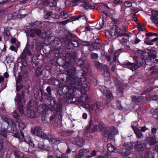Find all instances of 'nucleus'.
Instances as JSON below:
<instances>
[{
    "mask_svg": "<svg viewBox=\"0 0 158 158\" xmlns=\"http://www.w3.org/2000/svg\"><path fill=\"white\" fill-rule=\"evenodd\" d=\"M66 68V71L68 73V77L66 81L70 82L71 86L68 89V93L67 94L66 101L69 103H74L77 104L76 98L75 97V89H77L81 87V80L80 79L83 78L86 74L87 70L82 71L81 75L78 77L76 76L77 73L76 72L74 67L70 64L67 63L64 65Z\"/></svg>",
    "mask_w": 158,
    "mask_h": 158,
    "instance_id": "obj_1",
    "label": "nucleus"
},
{
    "mask_svg": "<svg viewBox=\"0 0 158 158\" xmlns=\"http://www.w3.org/2000/svg\"><path fill=\"white\" fill-rule=\"evenodd\" d=\"M88 107H89V111L90 114V119L88 127H90L93 125V122L92 118L93 117L95 121H97L99 117V114L102 112L103 109L100 103L97 102L92 104L90 106L87 104Z\"/></svg>",
    "mask_w": 158,
    "mask_h": 158,
    "instance_id": "obj_2",
    "label": "nucleus"
},
{
    "mask_svg": "<svg viewBox=\"0 0 158 158\" xmlns=\"http://www.w3.org/2000/svg\"><path fill=\"white\" fill-rule=\"evenodd\" d=\"M124 31L120 29L117 26L114 25L112 27L109 32L110 35L112 36L117 35L118 36H128V34L126 33L125 28H124Z\"/></svg>",
    "mask_w": 158,
    "mask_h": 158,
    "instance_id": "obj_3",
    "label": "nucleus"
},
{
    "mask_svg": "<svg viewBox=\"0 0 158 158\" xmlns=\"http://www.w3.org/2000/svg\"><path fill=\"white\" fill-rule=\"evenodd\" d=\"M47 104L49 106L52 110L59 111L62 108V105L60 103H57L54 98L49 97L47 98Z\"/></svg>",
    "mask_w": 158,
    "mask_h": 158,
    "instance_id": "obj_4",
    "label": "nucleus"
},
{
    "mask_svg": "<svg viewBox=\"0 0 158 158\" xmlns=\"http://www.w3.org/2000/svg\"><path fill=\"white\" fill-rule=\"evenodd\" d=\"M66 43V47L73 46V47H77L79 46V42L77 40L76 37L71 32L68 33Z\"/></svg>",
    "mask_w": 158,
    "mask_h": 158,
    "instance_id": "obj_5",
    "label": "nucleus"
},
{
    "mask_svg": "<svg viewBox=\"0 0 158 158\" xmlns=\"http://www.w3.org/2000/svg\"><path fill=\"white\" fill-rule=\"evenodd\" d=\"M11 131L12 133V135L14 137L18 138L19 139H23L24 137V134L22 131L19 130L16 127V125L15 122H13L11 126Z\"/></svg>",
    "mask_w": 158,
    "mask_h": 158,
    "instance_id": "obj_6",
    "label": "nucleus"
},
{
    "mask_svg": "<svg viewBox=\"0 0 158 158\" xmlns=\"http://www.w3.org/2000/svg\"><path fill=\"white\" fill-rule=\"evenodd\" d=\"M117 132V130L113 127H108L105 128L104 132L105 138L107 139H111L113 138V136Z\"/></svg>",
    "mask_w": 158,
    "mask_h": 158,
    "instance_id": "obj_7",
    "label": "nucleus"
},
{
    "mask_svg": "<svg viewBox=\"0 0 158 158\" xmlns=\"http://www.w3.org/2000/svg\"><path fill=\"white\" fill-rule=\"evenodd\" d=\"M100 90L103 93V94L106 96V98L107 100L106 104L110 102L113 98L112 94L110 91L108 90L106 87L103 86L100 88Z\"/></svg>",
    "mask_w": 158,
    "mask_h": 158,
    "instance_id": "obj_8",
    "label": "nucleus"
},
{
    "mask_svg": "<svg viewBox=\"0 0 158 158\" xmlns=\"http://www.w3.org/2000/svg\"><path fill=\"white\" fill-rule=\"evenodd\" d=\"M119 153L123 156L126 157L129 156L131 153V151L125 147L123 146L119 151Z\"/></svg>",
    "mask_w": 158,
    "mask_h": 158,
    "instance_id": "obj_9",
    "label": "nucleus"
},
{
    "mask_svg": "<svg viewBox=\"0 0 158 158\" xmlns=\"http://www.w3.org/2000/svg\"><path fill=\"white\" fill-rule=\"evenodd\" d=\"M138 64L137 61H136L135 63H131L129 61H127L125 62L124 64L126 66H129L128 68L132 71H135L137 68Z\"/></svg>",
    "mask_w": 158,
    "mask_h": 158,
    "instance_id": "obj_10",
    "label": "nucleus"
},
{
    "mask_svg": "<svg viewBox=\"0 0 158 158\" xmlns=\"http://www.w3.org/2000/svg\"><path fill=\"white\" fill-rule=\"evenodd\" d=\"M114 81L116 83L117 91L120 93L123 94V87L122 84L117 78H114Z\"/></svg>",
    "mask_w": 158,
    "mask_h": 158,
    "instance_id": "obj_11",
    "label": "nucleus"
},
{
    "mask_svg": "<svg viewBox=\"0 0 158 158\" xmlns=\"http://www.w3.org/2000/svg\"><path fill=\"white\" fill-rule=\"evenodd\" d=\"M158 42V37L153 39H151L149 37H146L145 38L144 43L146 44L151 45L153 44V43L156 44Z\"/></svg>",
    "mask_w": 158,
    "mask_h": 158,
    "instance_id": "obj_12",
    "label": "nucleus"
},
{
    "mask_svg": "<svg viewBox=\"0 0 158 158\" xmlns=\"http://www.w3.org/2000/svg\"><path fill=\"white\" fill-rule=\"evenodd\" d=\"M31 53L30 50L28 48H25L23 50V53L20 56V58L21 60H25L27 56H30L31 55Z\"/></svg>",
    "mask_w": 158,
    "mask_h": 158,
    "instance_id": "obj_13",
    "label": "nucleus"
},
{
    "mask_svg": "<svg viewBox=\"0 0 158 158\" xmlns=\"http://www.w3.org/2000/svg\"><path fill=\"white\" fill-rule=\"evenodd\" d=\"M74 132L73 130H63L59 132V134L60 136L67 137L71 136Z\"/></svg>",
    "mask_w": 158,
    "mask_h": 158,
    "instance_id": "obj_14",
    "label": "nucleus"
},
{
    "mask_svg": "<svg viewBox=\"0 0 158 158\" xmlns=\"http://www.w3.org/2000/svg\"><path fill=\"white\" fill-rule=\"evenodd\" d=\"M157 55L153 53H149L148 54V58L150 61H152L154 63L158 62V59H156Z\"/></svg>",
    "mask_w": 158,
    "mask_h": 158,
    "instance_id": "obj_15",
    "label": "nucleus"
},
{
    "mask_svg": "<svg viewBox=\"0 0 158 158\" xmlns=\"http://www.w3.org/2000/svg\"><path fill=\"white\" fill-rule=\"evenodd\" d=\"M66 82H67L65 81ZM69 82L68 84H69L68 85V86H65L63 88H62V92L64 94H61V95H60V97L61 98H65V97L67 96V94L68 93V89H69L70 88V86H71V85L70 84V82Z\"/></svg>",
    "mask_w": 158,
    "mask_h": 158,
    "instance_id": "obj_16",
    "label": "nucleus"
},
{
    "mask_svg": "<svg viewBox=\"0 0 158 158\" xmlns=\"http://www.w3.org/2000/svg\"><path fill=\"white\" fill-rule=\"evenodd\" d=\"M147 141L151 145L155 144L156 143V137L155 135L151 136L147 138Z\"/></svg>",
    "mask_w": 158,
    "mask_h": 158,
    "instance_id": "obj_17",
    "label": "nucleus"
},
{
    "mask_svg": "<svg viewBox=\"0 0 158 158\" xmlns=\"http://www.w3.org/2000/svg\"><path fill=\"white\" fill-rule=\"evenodd\" d=\"M124 147H126L128 149H132L133 148H135V149L138 151V145L137 144H135V143H124Z\"/></svg>",
    "mask_w": 158,
    "mask_h": 158,
    "instance_id": "obj_18",
    "label": "nucleus"
},
{
    "mask_svg": "<svg viewBox=\"0 0 158 158\" xmlns=\"http://www.w3.org/2000/svg\"><path fill=\"white\" fill-rule=\"evenodd\" d=\"M143 31H145V27L144 25L139 23V36L143 38L146 35L143 36V33L142 32Z\"/></svg>",
    "mask_w": 158,
    "mask_h": 158,
    "instance_id": "obj_19",
    "label": "nucleus"
},
{
    "mask_svg": "<svg viewBox=\"0 0 158 158\" xmlns=\"http://www.w3.org/2000/svg\"><path fill=\"white\" fill-rule=\"evenodd\" d=\"M81 6L87 10L93 9L95 7V6H94L89 5V2L88 1H85Z\"/></svg>",
    "mask_w": 158,
    "mask_h": 158,
    "instance_id": "obj_20",
    "label": "nucleus"
},
{
    "mask_svg": "<svg viewBox=\"0 0 158 158\" xmlns=\"http://www.w3.org/2000/svg\"><path fill=\"white\" fill-rule=\"evenodd\" d=\"M107 149L108 151L111 152H114L116 153L118 152V150L117 148L114 147L111 143L108 144Z\"/></svg>",
    "mask_w": 158,
    "mask_h": 158,
    "instance_id": "obj_21",
    "label": "nucleus"
},
{
    "mask_svg": "<svg viewBox=\"0 0 158 158\" xmlns=\"http://www.w3.org/2000/svg\"><path fill=\"white\" fill-rule=\"evenodd\" d=\"M46 90L48 92V94H47L45 92H43L42 90H40L41 93L42 95H43L44 94L45 96H47V97L48 98L49 97H51V96L52 95L51 88L50 86H48L46 89Z\"/></svg>",
    "mask_w": 158,
    "mask_h": 158,
    "instance_id": "obj_22",
    "label": "nucleus"
},
{
    "mask_svg": "<svg viewBox=\"0 0 158 158\" xmlns=\"http://www.w3.org/2000/svg\"><path fill=\"white\" fill-rule=\"evenodd\" d=\"M1 117L2 119L4 120V121H5L8 124V125L11 123H12V124L13 123L15 122L10 118L6 117L4 115H1Z\"/></svg>",
    "mask_w": 158,
    "mask_h": 158,
    "instance_id": "obj_23",
    "label": "nucleus"
},
{
    "mask_svg": "<svg viewBox=\"0 0 158 158\" xmlns=\"http://www.w3.org/2000/svg\"><path fill=\"white\" fill-rule=\"evenodd\" d=\"M65 74L64 73H59L57 75V79L60 83L62 84L64 80Z\"/></svg>",
    "mask_w": 158,
    "mask_h": 158,
    "instance_id": "obj_24",
    "label": "nucleus"
},
{
    "mask_svg": "<svg viewBox=\"0 0 158 158\" xmlns=\"http://www.w3.org/2000/svg\"><path fill=\"white\" fill-rule=\"evenodd\" d=\"M109 68L106 66H105L103 67L104 73L103 75L104 77H108L110 76V74L109 72Z\"/></svg>",
    "mask_w": 158,
    "mask_h": 158,
    "instance_id": "obj_25",
    "label": "nucleus"
},
{
    "mask_svg": "<svg viewBox=\"0 0 158 158\" xmlns=\"http://www.w3.org/2000/svg\"><path fill=\"white\" fill-rule=\"evenodd\" d=\"M67 35L64 36L63 37H62L60 39H59L58 38H56V40L57 41V43L58 44L60 43L64 42V43H65V44L67 41Z\"/></svg>",
    "mask_w": 158,
    "mask_h": 158,
    "instance_id": "obj_26",
    "label": "nucleus"
},
{
    "mask_svg": "<svg viewBox=\"0 0 158 158\" xmlns=\"http://www.w3.org/2000/svg\"><path fill=\"white\" fill-rule=\"evenodd\" d=\"M66 57H69L71 59H75L77 57V54L74 51L71 53H68L65 55Z\"/></svg>",
    "mask_w": 158,
    "mask_h": 158,
    "instance_id": "obj_27",
    "label": "nucleus"
},
{
    "mask_svg": "<svg viewBox=\"0 0 158 158\" xmlns=\"http://www.w3.org/2000/svg\"><path fill=\"white\" fill-rule=\"evenodd\" d=\"M139 107H140L141 108L142 107V108L143 107V104L145 102V100L143 96H139Z\"/></svg>",
    "mask_w": 158,
    "mask_h": 158,
    "instance_id": "obj_28",
    "label": "nucleus"
},
{
    "mask_svg": "<svg viewBox=\"0 0 158 158\" xmlns=\"http://www.w3.org/2000/svg\"><path fill=\"white\" fill-rule=\"evenodd\" d=\"M35 29H31L27 31V36H29L31 37L35 36Z\"/></svg>",
    "mask_w": 158,
    "mask_h": 158,
    "instance_id": "obj_29",
    "label": "nucleus"
},
{
    "mask_svg": "<svg viewBox=\"0 0 158 158\" xmlns=\"http://www.w3.org/2000/svg\"><path fill=\"white\" fill-rule=\"evenodd\" d=\"M49 142L53 145H57L60 143V140L53 138H51L49 140Z\"/></svg>",
    "mask_w": 158,
    "mask_h": 158,
    "instance_id": "obj_30",
    "label": "nucleus"
},
{
    "mask_svg": "<svg viewBox=\"0 0 158 158\" xmlns=\"http://www.w3.org/2000/svg\"><path fill=\"white\" fill-rule=\"evenodd\" d=\"M7 131L6 129L4 128L3 130H0V135H1L4 138L7 137Z\"/></svg>",
    "mask_w": 158,
    "mask_h": 158,
    "instance_id": "obj_31",
    "label": "nucleus"
},
{
    "mask_svg": "<svg viewBox=\"0 0 158 158\" xmlns=\"http://www.w3.org/2000/svg\"><path fill=\"white\" fill-rule=\"evenodd\" d=\"M89 152V151L88 149H82L80 150L79 152V153L82 156L84 155L87 154Z\"/></svg>",
    "mask_w": 158,
    "mask_h": 158,
    "instance_id": "obj_32",
    "label": "nucleus"
},
{
    "mask_svg": "<svg viewBox=\"0 0 158 158\" xmlns=\"http://www.w3.org/2000/svg\"><path fill=\"white\" fill-rule=\"evenodd\" d=\"M150 19L152 22L156 24V26L158 27V17L156 15H152Z\"/></svg>",
    "mask_w": 158,
    "mask_h": 158,
    "instance_id": "obj_33",
    "label": "nucleus"
},
{
    "mask_svg": "<svg viewBox=\"0 0 158 158\" xmlns=\"http://www.w3.org/2000/svg\"><path fill=\"white\" fill-rule=\"evenodd\" d=\"M39 132L35 135L41 138L45 139L46 138V135L41 130H39Z\"/></svg>",
    "mask_w": 158,
    "mask_h": 158,
    "instance_id": "obj_34",
    "label": "nucleus"
},
{
    "mask_svg": "<svg viewBox=\"0 0 158 158\" xmlns=\"http://www.w3.org/2000/svg\"><path fill=\"white\" fill-rule=\"evenodd\" d=\"M95 44L94 42L92 43L91 44H89V50L91 51L97 49L98 46L95 45Z\"/></svg>",
    "mask_w": 158,
    "mask_h": 158,
    "instance_id": "obj_35",
    "label": "nucleus"
},
{
    "mask_svg": "<svg viewBox=\"0 0 158 158\" xmlns=\"http://www.w3.org/2000/svg\"><path fill=\"white\" fill-rule=\"evenodd\" d=\"M14 152L16 158H25L23 155L20 152L17 151H15Z\"/></svg>",
    "mask_w": 158,
    "mask_h": 158,
    "instance_id": "obj_36",
    "label": "nucleus"
},
{
    "mask_svg": "<svg viewBox=\"0 0 158 158\" xmlns=\"http://www.w3.org/2000/svg\"><path fill=\"white\" fill-rule=\"evenodd\" d=\"M75 64L77 65L81 66L83 65L84 62L82 60L78 59L76 60Z\"/></svg>",
    "mask_w": 158,
    "mask_h": 158,
    "instance_id": "obj_37",
    "label": "nucleus"
},
{
    "mask_svg": "<svg viewBox=\"0 0 158 158\" xmlns=\"http://www.w3.org/2000/svg\"><path fill=\"white\" fill-rule=\"evenodd\" d=\"M146 144L144 143L139 144V151H142L146 149Z\"/></svg>",
    "mask_w": 158,
    "mask_h": 158,
    "instance_id": "obj_38",
    "label": "nucleus"
},
{
    "mask_svg": "<svg viewBox=\"0 0 158 158\" xmlns=\"http://www.w3.org/2000/svg\"><path fill=\"white\" fill-rule=\"evenodd\" d=\"M76 141L77 144L80 147L82 146L84 144V142L82 139H77Z\"/></svg>",
    "mask_w": 158,
    "mask_h": 158,
    "instance_id": "obj_39",
    "label": "nucleus"
},
{
    "mask_svg": "<svg viewBox=\"0 0 158 158\" xmlns=\"http://www.w3.org/2000/svg\"><path fill=\"white\" fill-rule=\"evenodd\" d=\"M18 105V109L19 110V112L20 114H23V106L22 105V103L19 104H17Z\"/></svg>",
    "mask_w": 158,
    "mask_h": 158,
    "instance_id": "obj_40",
    "label": "nucleus"
},
{
    "mask_svg": "<svg viewBox=\"0 0 158 158\" xmlns=\"http://www.w3.org/2000/svg\"><path fill=\"white\" fill-rule=\"evenodd\" d=\"M41 128L40 127H35L34 129H31V131L34 134H36L39 132V130H41Z\"/></svg>",
    "mask_w": 158,
    "mask_h": 158,
    "instance_id": "obj_41",
    "label": "nucleus"
},
{
    "mask_svg": "<svg viewBox=\"0 0 158 158\" xmlns=\"http://www.w3.org/2000/svg\"><path fill=\"white\" fill-rule=\"evenodd\" d=\"M29 147L28 151L30 152H33L34 151L35 145L33 142L29 143Z\"/></svg>",
    "mask_w": 158,
    "mask_h": 158,
    "instance_id": "obj_42",
    "label": "nucleus"
},
{
    "mask_svg": "<svg viewBox=\"0 0 158 158\" xmlns=\"http://www.w3.org/2000/svg\"><path fill=\"white\" fill-rule=\"evenodd\" d=\"M136 123L133 122L132 124V127L133 128V129L135 134L136 136L138 137V129L135 127L134 125V123Z\"/></svg>",
    "mask_w": 158,
    "mask_h": 158,
    "instance_id": "obj_43",
    "label": "nucleus"
},
{
    "mask_svg": "<svg viewBox=\"0 0 158 158\" xmlns=\"http://www.w3.org/2000/svg\"><path fill=\"white\" fill-rule=\"evenodd\" d=\"M149 98L151 100H156L158 99V95H153L152 94H151L149 95Z\"/></svg>",
    "mask_w": 158,
    "mask_h": 158,
    "instance_id": "obj_44",
    "label": "nucleus"
},
{
    "mask_svg": "<svg viewBox=\"0 0 158 158\" xmlns=\"http://www.w3.org/2000/svg\"><path fill=\"white\" fill-rule=\"evenodd\" d=\"M155 88L153 86H150L148 88L146 89L145 90H144L143 92V94H146L148 93L151 92Z\"/></svg>",
    "mask_w": 158,
    "mask_h": 158,
    "instance_id": "obj_45",
    "label": "nucleus"
},
{
    "mask_svg": "<svg viewBox=\"0 0 158 158\" xmlns=\"http://www.w3.org/2000/svg\"><path fill=\"white\" fill-rule=\"evenodd\" d=\"M21 96L20 94H19L17 93V94L15 98V100L16 102H18L17 104H20L21 103Z\"/></svg>",
    "mask_w": 158,
    "mask_h": 158,
    "instance_id": "obj_46",
    "label": "nucleus"
},
{
    "mask_svg": "<svg viewBox=\"0 0 158 158\" xmlns=\"http://www.w3.org/2000/svg\"><path fill=\"white\" fill-rule=\"evenodd\" d=\"M105 125L102 123H99L98 125V128L100 131L104 132L105 131Z\"/></svg>",
    "mask_w": 158,
    "mask_h": 158,
    "instance_id": "obj_47",
    "label": "nucleus"
},
{
    "mask_svg": "<svg viewBox=\"0 0 158 158\" xmlns=\"http://www.w3.org/2000/svg\"><path fill=\"white\" fill-rule=\"evenodd\" d=\"M13 115L14 118H15L17 122H19L20 120L19 119V116L17 113L15 112L13 113Z\"/></svg>",
    "mask_w": 158,
    "mask_h": 158,
    "instance_id": "obj_48",
    "label": "nucleus"
},
{
    "mask_svg": "<svg viewBox=\"0 0 158 158\" xmlns=\"http://www.w3.org/2000/svg\"><path fill=\"white\" fill-rule=\"evenodd\" d=\"M150 153V150L147 149L145 152L143 157L144 158H149V155Z\"/></svg>",
    "mask_w": 158,
    "mask_h": 158,
    "instance_id": "obj_49",
    "label": "nucleus"
},
{
    "mask_svg": "<svg viewBox=\"0 0 158 158\" xmlns=\"http://www.w3.org/2000/svg\"><path fill=\"white\" fill-rule=\"evenodd\" d=\"M39 68L36 69L35 71V74L37 77H39L42 74V72Z\"/></svg>",
    "mask_w": 158,
    "mask_h": 158,
    "instance_id": "obj_50",
    "label": "nucleus"
},
{
    "mask_svg": "<svg viewBox=\"0 0 158 158\" xmlns=\"http://www.w3.org/2000/svg\"><path fill=\"white\" fill-rule=\"evenodd\" d=\"M145 31H143L142 33H143V36L146 35L147 36V37H149L150 36H153V33L152 32H149L146 33V30L145 29Z\"/></svg>",
    "mask_w": 158,
    "mask_h": 158,
    "instance_id": "obj_51",
    "label": "nucleus"
},
{
    "mask_svg": "<svg viewBox=\"0 0 158 158\" xmlns=\"http://www.w3.org/2000/svg\"><path fill=\"white\" fill-rule=\"evenodd\" d=\"M94 64L96 68L98 69H100L102 66V64L96 61L94 62Z\"/></svg>",
    "mask_w": 158,
    "mask_h": 158,
    "instance_id": "obj_52",
    "label": "nucleus"
},
{
    "mask_svg": "<svg viewBox=\"0 0 158 158\" xmlns=\"http://www.w3.org/2000/svg\"><path fill=\"white\" fill-rule=\"evenodd\" d=\"M90 56L92 59L96 60L98 57V55L96 53H93L90 54Z\"/></svg>",
    "mask_w": 158,
    "mask_h": 158,
    "instance_id": "obj_53",
    "label": "nucleus"
},
{
    "mask_svg": "<svg viewBox=\"0 0 158 158\" xmlns=\"http://www.w3.org/2000/svg\"><path fill=\"white\" fill-rule=\"evenodd\" d=\"M61 16L63 18L66 19L68 17L67 13L65 11H64L61 12L60 13Z\"/></svg>",
    "mask_w": 158,
    "mask_h": 158,
    "instance_id": "obj_54",
    "label": "nucleus"
},
{
    "mask_svg": "<svg viewBox=\"0 0 158 158\" xmlns=\"http://www.w3.org/2000/svg\"><path fill=\"white\" fill-rule=\"evenodd\" d=\"M141 59L142 60L143 63H144V64H146V61H149L148 59H147V57H145L144 56H143V55H142Z\"/></svg>",
    "mask_w": 158,
    "mask_h": 158,
    "instance_id": "obj_55",
    "label": "nucleus"
},
{
    "mask_svg": "<svg viewBox=\"0 0 158 158\" xmlns=\"http://www.w3.org/2000/svg\"><path fill=\"white\" fill-rule=\"evenodd\" d=\"M35 34H36L38 36H40L42 33V31L41 30L37 28L35 29Z\"/></svg>",
    "mask_w": 158,
    "mask_h": 158,
    "instance_id": "obj_56",
    "label": "nucleus"
},
{
    "mask_svg": "<svg viewBox=\"0 0 158 158\" xmlns=\"http://www.w3.org/2000/svg\"><path fill=\"white\" fill-rule=\"evenodd\" d=\"M56 158H68V156L66 155L65 154H63L60 156H58L56 155Z\"/></svg>",
    "mask_w": 158,
    "mask_h": 158,
    "instance_id": "obj_57",
    "label": "nucleus"
},
{
    "mask_svg": "<svg viewBox=\"0 0 158 158\" xmlns=\"http://www.w3.org/2000/svg\"><path fill=\"white\" fill-rule=\"evenodd\" d=\"M131 98L133 102H138V97L137 96H132L131 97Z\"/></svg>",
    "mask_w": 158,
    "mask_h": 158,
    "instance_id": "obj_58",
    "label": "nucleus"
},
{
    "mask_svg": "<svg viewBox=\"0 0 158 158\" xmlns=\"http://www.w3.org/2000/svg\"><path fill=\"white\" fill-rule=\"evenodd\" d=\"M124 5L126 7H130L132 6V4L129 1H126L124 2Z\"/></svg>",
    "mask_w": 158,
    "mask_h": 158,
    "instance_id": "obj_59",
    "label": "nucleus"
},
{
    "mask_svg": "<svg viewBox=\"0 0 158 158\" xmlns=\"http://www.w3.org/2000/svg\"><path fill=\"white\" fill-rule=\"evenodd\" d=\"M69 21V19H67L65 21H63L58 22V23L59 24H62L63 25H64L66 24Z\"/></svg>",
    "mask_w": 158,
    "mask_h": 158,
    "instance_id": "obj_60",
    "label": "nucleus"
},
{
    "mask_svg": "<svg viewBox=\"0 0 158 158\" xmlns=\"http://www.w3.org/2000/svg\"><path fill=\"white\" fill-rule=\"evenodd\" d=\"M84 99H85V100H82L83 101V103H85L86 102H89V97L87 95L85 96V98Z\"/></svg>",
    "mask_w": 158,
    "mask_h": 158,
    "instance_id": "obj_61",
    "label": "nucleus"
},
{
    "mask_svg": "<svg viewBox=\"0 0 158 158\" xmlns=\"http://www.w3.org/2000/svg\"><path fill=\"white\" fill-rule=\"evenodd\" d=\"M19 123V126L20 127H21V129H23L25 125L22 122L21 120H20V122H18Z\"/></svg>",
    "mask_w": 158,
    "mask_h": 158,
    "instance_id": "obj_62",
    "label": "nucleus"
},
{
    "mask_svg": "<svg viewBox=\"0 0 158 158\" xmlns=\"http://www.w3.org/2000/svg\"><path fill=\"white\" fill-rule=\"evenodd\" d=\"M22 77L24 78H27L28 77V73L27 72H23Z\"/></svg>",
    "mask_w": 158,
    "mask_h": 158,
    "instance_id": "obj_63",
    "label": "nucleus"
},
{
    "mask_svg": "<svg viewBox=\"0 0 158 158\" xmlns=\"http://www.w3.org/2000/svg\"><path fill=\"white\" fill-rule=\"evenodd\" d=\"M4 34L5 35L8 37H9L10 35V34L9 31L7 30H5Z\"/></svg>",
    "mask_w": 158,
    "mask_h": 158,
    "instance_id": "obj_64",
    "label": "nucleus"
}]
</instances>
